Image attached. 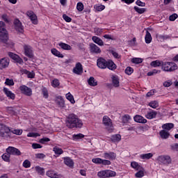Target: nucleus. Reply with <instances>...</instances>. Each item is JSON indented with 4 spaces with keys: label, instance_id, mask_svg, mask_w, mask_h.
I'll return each mask as SVG.
<instances>
[{
    "label": "nucleus",
    "instance_id": "nucleus-1",
    "mask_svg": "<svg viewBox=\"0 0 178 178\" xmlns=\"http://www.w3.org/2000/svg\"><path fill=\"white\" fill-rule=\"evenodd\" d=\"M65 126L68 129H81L83 121L76 114L71 113L67 117Z\"/></svg>",
    "mask_w": 178,
    "mask_h": 178
},
{
    "label": "nucleus",
    "instance_id": "nucleus-2",
    "mask_svg": "<svg viewBox=\"0 0 178 178\" xmlns=\"http://www.w3.org/2000/svg\"><path fill=\"white\" fill-rule=\"evenodd\" d=\"M5 22L1 21L0 22V42L3 44H8V41H9V33L8 31L5 28Z\"/></svg>",
    "mask_w": 178,
    "mask_h": 178
},
{
    "label": "nucleus",
    "instance_id": "nucleus-3",
    "mask_svg": "<svg viewBox=\"0 0 178 178\" xmlns=\"http://www.w3.org/2000/svg\"><path fill=\"white\" fill-rule=\"evenodd\" d=\"M161 69L163 72H175L177 70V64L173 62H162Z\"/></svg>",
    "mask_w": 178,
    "mask_h": 178
},
{
    "label": "nucleus",
    "instance_id": "nucleus-4",
    "mask_svg": "<svg viewBox=\"0 0 178 178\" xmlns=\"http://www.w3.org/2000/svg\"><path fill=\"white\" fill-rule=\"evenodd\" d=\"M0 137L10 138V128L5 124H0Z\"/></svg>",
    "mask_w": 178,
    "mask_h": 178
},
{
    "label": "nucleus",
    "instance_id": "nucleus-5",
    "mask_svg": "<svg viewBox=\"0 0 178 178\" xmlns=\"http://www.w3.org/2000/svg\"><path fill=\"white\" fill-rule=\"evenodd\" d=\"M98 177L100 178H109L116 177V172L111 170H101L97 172Z\"/></svg>",
    "mask_w": 178,
    "mask_h": 178
},
{
    "label": "nucleus",
    "instance_id": "nucleus-6",
    "mask_svg": "<svg viewBox=\"0 0 178 178\" xmlns=\"http://www.w3.org/2000/svg\"><path fill=\"white\" fill-rule=\"evenodd\" d=\"M158 161L162 163V165L169 166V165L172 163V157L169 155H161L158 156Z\"/></svg>",
    "mask_w": 178,
    "mask_h": 178
},
{
    "label": "nucleus",
    "instance_id": "nucleus-7",
    "mask_svg": "<svg viewBox=\"0 0 178 178\" xmlns=\"http://www.w3.org/2000/svg\"><path fill=\"white\" fill-rule=\"evenodd\" d=\"M13 24L15 30L19 34L24 33V26H23V24H22V22L19 19H14Z\"/></svg>",
    "mask_w": 178,
    "mask_h": 178
},
{
    "label": "nucleus",
    "instance_id": "nucleus-8",
    "mask_svg": "<svg viewBox=\"0 0 178 178\" xmlns=\"http://www.w3.org/2000/svg\"><path fill=\"white\" fill-rule=\"evenodd\" d=\"M8 55L11 59H13V60H14L15 63H17L18 65H23V63H24L23 59L17 54L10 51L8 53Z\"/></svg>",
    "mask_w": 178,
    "mask_h": 178
},
{
    "label": "nucleus",
    "instance_id": "nucleus-9",
    "mask_svg": "<svg viewBox=\"0 0 178 178\" xmlns=\"http://www.w3.org/2000/svg\"><path fill=\"white\" fill-rule=\"evenodd\" d=\"M26 16L30 19L32 24L37 25L38 24V17L37 15L34 13L32 10H28L26 12Z\"/></svg>",
    "mask_w": 178,
    "mask_h": 178
},
{
    "label": "nucleus",
    "instance_id": "nucleus-10",
    "mask_svg": "<svg viewBox=\"0 0 178 178\" xmlns=\"http://www.w3.org/2000/svg\"><path fill=\"white\" fill-rule=\"evenodd\" d=\"M19 90L22 94H24L26 97H31L33 95V90L25 85L19 86Z\"/></svg>",
    "mask_w": 178,
    "mask_h": 178
},
{
    "label": "nucleus",
    "instance_id": "nucleus-11",
    "mask_svg": "<svg viewBox=\"0 0 178 178\" xmlns=\"http://www.w3.org/2000/svg\"><path fill=\"white\" fill-rule=\"evenodd\" d=\"M6 151L8 154L14 155L15 156H20L22 155V152L15 147L9 146Z\"/></svg>",
    "mask_w": 178,
    "mask_h": 178
},
{
    "label": "nucleus",
    "instance_id": "nucleus-12",
    "mask_svg": "<svg viewBox=\"0 0 178 178\" xmlns=\"http://www.w3.org/2000/svg\"><path fill=\"white\" fill-rule=\"evenodd\" d=\"M10 63V60L8 57H4L0 59V70H3L9 67V64Z\"/></svg>",
    "mask_w": 178,
    "mask_h": 178
},
{
    "label": "nucleus",
    "instance_id": "nucleus-13",
    "mask_svg": "<svg viewBox=\"0 0 178 178\" xmlns=\"http://www.w3.org/2000/svg\"><path fill=\"white\" fill-rule=\"evenodd\" d=\"M24 51L25 56H27L31 59H33V58H34V54H33V49L31 48V46L25 44L24 46Z\"/></svg>",
    "mask_w": 178,
    "mask_h": 178
},
{
    "label": "nucleus",
    "instance_id": "nucleus-14",
    "mask_svg": "<svg viewBox=\"0 0 178 178\" xmlns=\"http://www.w3.org/2000/svg\"><path fill=\"white\" fill-rule=\"evenodd\" d=\"M72 73L81 76L83 74V65L81 63H76L75 67L72 70Z\"/></svg>",
    "mask_w": 178,
    "mask_h": 178
},
{
    "label": "nucleus",
    "instance_id": "nucleus-15",
    "mask_svg": "<svg viewBox=\"0 0 178 178\" xmlns=\"http://www.w3.org/2000/svg\"><path fill=\"white\" fill-rule=\"evenodd\" d=\"M107 63L108 60L102 57H100L97 60V66L99 67V69H106Z\"/></svg>",
    "mask_w": 178,
    "mask_h": 178
},
{
    "label": "nucleus",
    "instance_id": "nucleus-16",
    "mask_svg": "<svg viewBox=\"0 0 178 178\" xmlns=\"http://www.w3.org/2000/svg\"><path fill=\"white\" fill-rule=\"evenodd\" d=\"M103 124L106 127V129H113V126L112 125V120L108 117V115H104L103 117Z\"/></svg>",
    "mask_w": 178,
    "mask_h": 178
},
{
    "label": "nucleus",
    "instance_id": "nucleus-17",
    "mask_svg": "<svg viewBox=\"0 0 178 178\" xmlns=\"http://www.w3.org/2000/svg\"><path fill=\"white\" fill-rule=\"evenodd\" d=\"M90 54H96L97 55H98V54H101L102 52L101 48L94 43L90 44Z\"/></svg>",
    "mask_w": 178,
    "mask_h": 178
},
{
    "label": "nucleus",
    "instance_id": "nucleus-18",
    "mask_svg": "<svg viewBox=\"0 0 178 178\" xmlns=\"http://www.w3.org/2000/svg\"><path fill=\"white\" fill-rule=\"evenodd\" d=\"M63 159L64 160L65 165L68 166V168H74V161H73V159H72L70 157H67V156L63 158Z\"/></svg>",
    "mask_w": 178,
    "mask_h": 178
},
{
    "label": "nucleus",
    "instance_id": "nucleus-19",
    "mask_svg": "<svg viewBox=\"0 0 178 178\" xmlns=\"http://www.w3.org/2000/svg\"><path fill=\"white\" fill-rule=\"evenodd\" d=\"M106 68L109 70L115 71L118 68V66L112 60H108L106 64Z\"/></svg>",
    "mask_w": 178,
    "mask_h": 178
},
{
    "label": "nucleus",
    "instance_id": "nucleus-20",
    "mask_svg": "<svg viewBox=\"0 0 178 178\" xmlns=\"http://www.w3.org/2000/svg\"><path fill=\"white\" fill-rule=\"evenodd\" d=\"M3 92L6 95V97L9 98V99L14 100L15 98H16V95L15 93L12 92V91L9 90L8 88H3Z\"/></svg>",
    "mask_w": 178,
    "mask_h": 178
},
{
    "label": "nucleus",
    "instance_id": "nucleus-21",
    "mask_svg": "<svg viewBox=\"0 0 178 178\" xmlns=\"http://www.w3.org/2000/svg\"><path fill=\"white\" fill-rule=\"evenodd\" d=\"M104 156L105 159H110L111 161L116 159V154L112 152H105Z\"/></svg>",
    "mask_w": 178,
    "mask_h": 178
},
{
    "label": "nucleus",
    "instance_id": "nucleus-22",
    "mask_svg": "<svg viewBox=\"0 0 178 178\" xmlns=\"http://www.w3.org/2000/svg\"><path fill=\"white\" fill-rule=\"evenodd\" d=\"M134 120L136 123H147V119L144 118V117L140 115H136L134 117Z\"/></svg>",
    "mask_w": 178,
    "mask_h": 178
},
{
    "label": "nucleus",
    "instance_id": "nucleus-23",
    "mask_svg": "<svg viewBox=\"0 0 178 178\" xmlns=\"http://www.w3.org/2000/svg\"><path fill=\"white\" fill-rule=\"evenodd\" d=\"M22 74H26L28 79H34L35 77V73L34 71H29L27 70H22Z\"/></svg>",
    "mask_w": 178,
    "mask_h": 178
},
{
    "label": "nucleus",
    "instance_id": "nucleus-24",
    "mask_svg": "<svg viewBox=\"0 0 178 178\" xmlns=\"http://www.w3.org/2000/svg\"><path fill=\"white\" fill-rule=\"evenodd\" d=\"M92 40L93 42H95V44L99 45V47H102L104 45V41L102 40V39L97 36L92 37Z\"/></svg>",
    "mask_w": 178,
    "mask_h": 178
},
{
    "label": "nucleus",
    "instance_id": "nucleus-25",
    "mask_svg": "<svg viewBox=\"0 0 178 178\" xmlns=\"http://www.w3.org/2000/svg\"><path fill=\"white\" fill-rule=\"evenodd\" d=\"M159 135L161 138L166 140V138H169L170 134L168 131H167L166 130L163 129V130L160 131Z\"/></svg>",
    "mask_w": 178,
    "mask_h": 178
},
{
    "label": "nucleus",
    "instance_id": "nucleus-26",
    "mask_svg": "<svg viewBox=\"0 0 178 178\" xmlns=\"http://www.w3.org/2000/svg\"><path fill=\"white\" fill-rule=\"evenodd\" d=\"M58 45L60 47V49H64V51H71V49H72V46H70L68 44L63 43L62 42L58 43Z\"/></svg>",
    "mask_w": 178,
    "mask_h": 178
},
{
    "label": "nucleus",
    "instance_id": "nucleus-27",
    "mask_svg": "<svg viewBox=\"0 0 178 178\" xmlns=\"http://www.w3.org/2000/svg\"><path fill=\"white\" fill-rule=\"evenodd\" d=\"M156 115H158V113L156 111H152L148 112L145 115V118L149 120L155 119V118H156Z\"/></svg>",
    "mask_w": 178,
    "mask_h": 178
},
{
    "label": "nucleus",
    "instance_id": "nucleus-28",
    "mask_svg": "<svg viewBox=\"0 0 178 178\" xmlns=\"http://www.w3.org/2000/svg\"><path fill=\"white\" fill-rule=\"evenodd\" d=\"M145 41L146 44H151L152 42V35H151V33L149 31H146V35L145 36Z\"/></svg>",
    "mask_w": 178,
    "mask_h": 178
},
{
    "label": "nucleus",
    "instance_id": "nucleus-29",
    "mask_svg": "<svg viewBox=\"0 0 178 178\" xmlns=\"http://www.w3.org/2000/svg\"><path fill=\"white\" fill-rule=\"evenodd\" d=\"M51 52L54 56H56L57 58H64L65 56L60 53L58 49L54 48L51 49Z\"/></svg>",
    "mask_w": 178,
    "mask_h": 178
},
{
    "label": "nucleus",
    "instance_id": "nucleus-30",
    "mask_svg": "<svg viewBox=\"0 0 178 178\" xmlns=\"http://www.w3.org/2000/svg\"><path fill=\"white\" fill-rule=\"evenodd\" d=\"M131 168L135 170H141V169H143V166L140 165V164H138L136 161H132L131 163Z\"/></svg>",
    "mask_w": 178,
    "mask_h": 178
},
{
    "label": "nucleus",
    "instance_id": "nucleus-31",
    "mask_svg": "<svg viewBox=\"0 0 178 178\" xmlns=\"http://www.w3.org/2000/svg\"><path fill=\"white\" fill-rule=\"evenodd\" d=\"M47 176H48V177H51V178H58V173H56V172H55L54 170H48L46 172Z\"/></svg>",
    "mask_w": 178,
    "mask_h": 178
},
{
    "label": "nucleus",
    "instance_id": "nucleus-32",
    "mask_svg": "<svg viewBox=\"0 0 178 178\" xmlns=\"http://www.w3.org/2000/svg\"><path fill=\"white\" fill-rule=\"evenodd\" d=\"M88 83L92 87H95L96 86H98V83L95 81V79L93 76H90L89 78V79L88 80Z\"/></svg>",
    "mask_w": 178,
    "mask_h": 178
},
{
    "label": "nucleus",
    "instance_id": "nucleus-33",
    "mask_svg": "<svg viewBox=\"0 0 178 178\" xmlns=\"http://www.w3.org/2000/svg\"><path fill=\"white\" fill-rule=\"evenodd\" d=\"M53 151L54 152V154L56 155H58L59 156V155H62V154H63V149H62V148L58 147V146H55L53 148Z\"/></svg>",
    "mask_w": 178,
    "mask_h": 178
},
{
    "label": "nucleus",
    "instance_id": "nucleus-34",
    "mask_svg": "<svg viewBox=\"0 0 178 178\" xmlns=\"http://www.w3.org/2000/svg\"><path fill=\"white\" fill-rule=\"evenodd\" d=\"M173 127H175V124L173 123H166L162 125V129H163L164 130H172V129H173Z\"/></svg>",
    "mask_w": 178,
    "mask_h": 178
},
{
    "label": "nucleus",
    "instance_id": "nucleus-35",
    "mask_svg": "<svg viewBox=\"0 0 178 178\" xmlns=\"http://www.w3.org/2000/svg\"><path fill=\"white\" fill-rule=\"evenodd\" d=\"M120 140H122L120 134H115L111 136V141H113V143H119Z\"/></svg>",
    "mask_w": 178,
    "mask_h": 178
},
{
    "label": "nucleus",
    "instance_id": "nucleus-36",
    "mask_svg": "<svg viewBox=\"0 0 178 178\" xmlns=\"http://www.w3.org/2000/svg\"><path fill=\"white\" fill-rule=\"evenodd\" d=\"M35 169L37 173H38V175H40V176H44L45 175V170L40 166L38 165L35 168Z\"/></svg>",
    "mask_w": 178,
    "mask_h": 178
},
{
    "label": "nucleus",
    "instance_id": "nucleus-37",
    "mask_svg": "<svg viewBox=\"0 0 178 178\" xmlns=\"http://www.w3.org/2000/svg\"><path fill=\"white\" fill-rule=\"evenodd\" d=\"M162 62L158 60H154L150 63V66H152V67H159V66H162Z\"/></svg>",
    "mask_w": 178,
    "mask_h": 178
},
{
    "label": "nucleus",
    "instance_id": "nucleus-38",
    "mask_svg": "<svg viewBox=\"0 0 178 178\" xmlns=\"http://www.w3.org/2000/svg\"><path fill=\"white\" fill-rule=\"evenodd\" d=\"M1 159H3V161H4V162H10V154L8 152L4 153L1 156Z\"/></svg>",
    "mask_w": 178,
    "mask_h": 178
},
{
    "label": "nucleus",
    "instance_id": "nucleus-39",
    "mask_svg": "<svg viewBox=\"0 0 178 178\" xmlns=\"http://www.w3.org/2000/svg\"><path fill=\"white\" fill-rule=\"evenodd\" d=\"M122 123L126 124V123H129V122L131 120V117L129 114H125L124 116H122Z\"/></svg>",
    "mask_w": 178,
    "mask_h": 178
},
{
    "label": "nucleus",
    "instance_id": "nucleus-40",
    "mask_svg": "<svg viewBox=\"0 0 178 178\" xmlns=\"http://www.w3.org/2000/svg\"><path fill=\"white\" fill-rule=\"evenodd\" d=\"M112 83L114 87H119L120 86L119 78H118L117 76H113L112 77Z\"/></svg>",
    "mask_w": 178,
    "mask_h": 178
},
{
    "label": "nucleus",
    "instance_id": "nucleus-41",
    "mask_svg": "<svg viewBox=\"0 0 178 178\" xmlns=\"http://www.w3.org/2000/svg\"><path fill=\"white\" fill-rule=\"evenodd\" d=\"M134 9L137 12V13H139V15H143V13H145V12L147 10L146 8H139L138 6H136L134 7Z\"/></svg>",
    "mask_w": 178,
    "mask_h": 178
},
{
    "label": "nucleus",
    "instance_id": "nucleus-42",
    "mask_svg": "<svg viewBox=\"0 0 178 178\" xmlns=\"http://www.w3.org/2000/svg\"><path fill=\"white\" fill-rule=\"evenodd\" d=\"M66 99L71 102V104H74L76 101H74V97L70 94V92H68L65 95Z\"/></svg>",
    "mask_w": 178,
    "mask_h": 178
},
{
    "label": "nucleus",
    "instance_id": "nucleus-43",
    "mask_svg": "<svg viewBox=\"0 0 178 178\" xmlns=\"http://www.w3.org/2000/svg\"><path fill=\"white\" fill-rule=\"evenodd\" d=\"M149 106L153 109H156L159 106V103L157 101H152L149 103Z\"/></svg>",
    "mask_w": 178,
    "mask_h": 178
},
{
    "label": "nucleus",
    "instance_id": "nucleus-44",
    "mask_svg": "<svg viewBox=\"0 0 178 178\" xmlns=\"http://www.w3.org/2000/svg\"><path fill=\"white\" fill-rule=\"evenodd\" d=\"M154 156L152 153L143 154L140 155L141 159H151Z\"/></svg>",
    "mask_w": 178,
    "mask_h": 178
},
{
    "label": "nucleus",
    "instance_id": "nucleus-45",
    "mask_svg": "<svg viewBox=\"0 0 178 178\" xmlns=\"http://www.w3.org/2000/svg\"><path fill=\"white\" fill-rule=\"evenodd\" d=\"M42 94L43 95V98H45V99H48V97H49V94L48 93V89H47V88L45 87L42 88Z\"/></svg>",
    "mask_w": 178,
    "mask_h": 178
},
{
    "label": "nucleus",
    "instance_id": "nucleus-46",
    "mask_svg": "<svg viewBox=\"0 0 178 178\" xmlns=\"http://www.w3.org/2000/svg\"><path fill=\"white\" fill-rule=\"evenodd\" d=\"M51 86L54 87V88H56L57 87H59L60 86V83L59 82V79H54L51 82Z\"/></svg>",
    "mask_w": 178,
    "mask_h": 178
},
{
    "label": "nucleus",
    "instance_id": "nucleus-47",
    "mask_svg": "<svg viewBox=\"0 0 178 178\" xmlns=\"http://www.w3.org/2000/svg\"><path fill=\"white\" fill-rule=\"evenodd\" d=\"M73 140H81V138H84V134H74L72 136Z\"/></svg>",
    "mask_w": 178,
    "mask_h": 178
},
{
    "label": "nucleus",
    "instance_id": "nucleus-48",
    "mask_svg": "<svg viewBox=\"0 0 178 178\" xmlns=\"http://www.w3.org/2000/svg\"><path fill=\"white\" fill-rule=\"evenodd\" d=\"M134 72V69L131 67H127L125 69V73L126 74H128V76H131V74H133V72Z\"/></svg>",
    "mask_w": 178,
    "mask_h": 178
},
{
    "label": "nucleus",
    "instance_id": "nucleus-49",
    "mask_svg": "<svg viewBox=\"0 0 178 178\" xmlns=\"http://www.w3.org/2000/svg\"><path fill=\"white\" fill-rule=\"evenodd\" d=\"M159 40H160V41H165L166 40H169V38H170V36L168 35H160L158 36Z\"/></svg>",
    "mask_w": 178,
    "mask_h": 178
},
{
    "label": "nucleus",
    "instance_id": "nucleus-50",
    "mask_svg": "<svg viewBox=\"0 0 178 178\" xmlns=\"http://www.w3.org/2000/svg\"><path fill=\"white\" fill-rule=\"evenodd\" d=\"M10 133H13V134H16L17 136H22V134H23V130L22 129H14L13 131L10 130Z\"/></svg>",
    "mask_w": 178,
    "mask_h": 178
},
{
    "label": "nucleus",
    "instance_id": "nucleus-51",
    "mask_svg": "<svg viewBox=\"0 0 178 178\" xmlns=\"http://www.w3.org/2000/svg\"><path fill=\"white\" fill-rule=\"evenodd\" d=\"M76 9L79 10V12H83V10L84 9V5L81 2H79L76 4Z\"/></svg>",
    "mask_w": 178,
    "mask_h": 178
},
{
    "label": "nucleus",
    "instance_id": "nucleus-52",
    "mask_svg": "<svg viewBox=\"0 0 178 178\" xmlns=\"http://www.w3.org/2000/svg\"><path fill=\"white\" fill-rule=\"evenodd\" d=\"M132 63H135L136 65H140V63H143L142 58H135L131 60Z\"/></svg>",
    "mask_w": 178,
    "mask_h": 178
},
{
    "label": "nucleus",
    "instance_id": "nucleus-53",
    "mask_svg": "<svg viewBox=\"0 0 178 178\" xmlns=\"http://www.w3.org/2000/svg\"><path fill=\"white\" fill-rule=\"evenodd\" d=\"M22 166H24V168H26V169L31 168V163L30 162V161L29 160H25L23 163H22Z\"/></svg>",
    "mask_w": 178,
    "mask_h": 178
},
{
    "label": "nucleus",
    "instance_id": "nucleus-54",
    "mask_svg": "<svg viewBox=\"0 0 178 178\" xmlns=\"http://www.w3.org/2000/svg\"><path fill=\"white\" fill-rule=\"evenodd\" d=\"M94 8L97 12H102V10L105 9V6L104 5L95 6Z\"/></svg>",
    "mask_w": 178,
    "mask_h": 178
},
{
    "label": "nucleus",
    "instance_id": "nucleus-55",
    "mask_svg": "<svg viewBox=\"0 0 178 178\" xmlns=\"http://www.w3.org/2000/svg\"><path fill=\"white\" fill-rule=\"evenodd\" d=\"M37 159H44L47 156L44 153H38L35 154Z\"/></svg>",
    "mask_w": 178,
    "mask_h": 178
},
{
    "label": "nucleus",
    "instance_id": "nucleus-56",
    "mask_svg": "<svg viewBox=\"0 0 178 178\" xmlns=\"http://www.w3.org/2000/svg\"><path fill=\"white\" fill-rule=\"evenodd\" d=\"M136 177L137 178H141V177H144V171L142 170H139V172H137L135 174Z\"/></svg>",
    "mask_w": 178,
    "mask_h": 178
},
{
    "label": "nucleus",
    "instance_id": "nucleus-57",
    "mask_svg": "<svg viewBox=\"0 0 178 178\" xmlns=\"http://www.w3.org/2000/svg\"><path fill=\"white\" fill-rule=\"evenodd\" d=\"M63 19L67 23H70L72 22V18L66 14L63 15Z\"/></svg>",
    "mask_w": 178,
    "mask_h": 178
},
{
    "label": "nucleus",
    "instance_id": "nucleus-58",
    "mask_svg": "<svg viewBox=\"0 0 178 178\" xmlns=\"http://www.w3.org/2000/svg\"><path fill=\"white\" fill-rule=\"evenodd\" d=\"M92 162H93V163H97V164L102 165V159H101V158L92 159Z\"/></svg>",
    "mask_w": 178,
    "mask_h": 178
},
{
    "label": "nucleus",
    "instance_id": "nucleus-59",
    "mask_svg": "<svg viewBox=\"0 0 178 178\" xmlns=\"http://www.w3.org/2000/svg\"><path fill=\"white\" fill-rule=\"evenodd\" d=\"M177 17H178L177 14L174 13V14L170 15V17H169V21H170V22H175V20H176V19H177Z\"/></svg>",
    "mask_w": 178,
    "mask_h": 178
},
{
    "label": "nucleus",
    "instance_id": "nucleus-60",
    "mask_svg": "<svg viewBox=\"0 0 178 178\" xmlns=\"http://www.w3.org/2000/svg\"><path fill=\"white\" fill-rule=\"evenodd\" d=\"M5 84L6 86H15V82H13V79H6Z\"/></svg>",
    "mask_w": 178,
    "mask_h": 178
},
{
    "label": "nucleus",
    "instance_id": "nucleus-61",
    "mask_svg": "<svg viewBox=\"0 0 178 178\" xmlns=\"http://www.w3.org/2000/svg\"><path fill=\"white\" fill-rule=\"evenodd\" d=\"M103 37L106 40H112L113 41H115V38L113 37V35H111L109 34H105L104 35H103Z\"/></svg>",
    "mask_w": 178,
    "mask_h": 178
},
{
    "label": "nucleus",
    "instance_id": "nucleus-62",
    "mask_svg": "<svg viewBox=\"0 0 178 178\" xmlns=\"http://www.w3.org/2000/svg\"><path fill=\"white\" fill-rule=\"evenodd\" d=\"M51 141V139L49 138H42L40 140V143L41 144H45V143H49Z\"/></svg>",
    "mask_w": 178,
    "mask_h": 178
},
{
    "label": "nucleus",
    "instance_id": "nucleus-63",
    "mask_svg": "<svg viewBox=\"0 0 178 178\" xmlns=\"http://www.w3.org/2000/svg\"><path fill=\"white\" fill-rule=\"evenodd\" d=\"M172 84H173V82H172V81H170V80H168L163 83V86L168 88V87H170V86H172Z\"/></svg>",
    "mask_w": 178,
    "mask_h": 178
},
{
    "label": "nucleus",
    "instance_id": "nucleus-64",
    "mask_svg": "<svg viewBox=\"0 0 178 178\" xmlns=\"http://www.w3.org/2000/svg\"><path fill=\"white\" fill-rule=\"evenodd\" d=\"M38 136H40V134L38 133L29 132L27 134V137H38Z\"/></svg>",
    "mask_w": 178,
    "mask_h": 178
}]
</instances>
